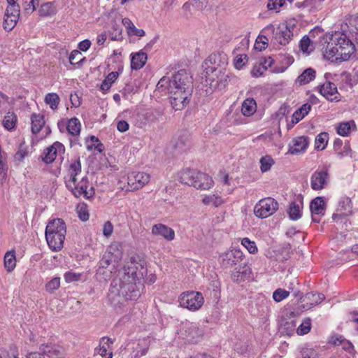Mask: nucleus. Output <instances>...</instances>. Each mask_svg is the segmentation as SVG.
Instances as JSON below:
<instances>
[{
  "label": "nucleus",
  "mask_w": 358,
  "mask_h": 358,
  "mask_svg": "<svg viewBox=\"0 0 358 358\" xmlns=\"http://www.w3.org/2000/svg\"><path fill=\"white\" fill-rule=\"evenodd\" d=\"M145 273L144 265L131 257L124 266L120 278L111 282L108 295L110 303L120 306L124 301L137 299L140 296L138 286L142 285L141 280Z\"/></svg>",
  "instance_id": "1"
},
{
  "label": "nucleus",
  "mask_w": 358,
  "mask_h": 358,
  "mask_svg": "<svg viewBox=\"0 0 358 358\" xmlns=\"http://www.w3.org/2000/svg\"><path fill=\"white\" fill-rule=\"evenodd\" d=\"M192 77L185 69L179 70L171 79L162 78L157 85V90L170 94V102L176 110H182L188 103L192 92Z\"/></svg>",
  "instance_id": "2"
},
{
  "label": "nucleus",
  "mask_w": 358,
  "mask_h": 358,
  "mask_svg": "<svg viewBox=\"0 0 358 358\" xmlns=\"http://www.w3.org/2000/svg\"><path fill=\"white\" fill-rule=\"evenodd\" d=\"M66 234V226L63 220L57 218L48 222L45 228V239L49 248L55 252L61 250Z\"/></svg>",
  "instance_id": "3"
},
{
  "label": "nucleus",
  "mask_w": 358,
  "mask_h": 358,
  "mask_svg": "<svg viewBox=\"0 0 358 358\" xmlns=\"http://www.w3.org/2000/svg\"><path fill=\"white\" fill-rule=\"evenodd\" d=\"M278 203L271 197H266L259 201L254 208V214L260 218H266L276 212Z\"/></svg>",
  "instance_id": "4"
},
{
  "label": "nucleus",
  "mask_w": 358,
  "mask_h": 358,
  "mask_svg": "<svg viewBox=\"0 0 358 358\" xmlns=\"http://www.w3.org/2000/svg\"><path fill=\"white\" fill-rule=\"evenodd\" d=\"M179 302L181 307L194 311L202 306L204 299L200 292H187L180 295Z\"/></svg>",
  "instance_id": "5"
},
{
  "label": "nucleus",
  "mask_w": 358,
  "mask_h": 358,
  "mask_svg": "<svg viewBox=\"0 0 358 358\" xmlns=\"http://www.w3.org/2000/svg\"><path fill=\"white\" fill-rule=\"evenodd\" d=\"M243 257V253L241 250L232 249L221 254L219 262L222 267L231 268L236 265L241 264Z\"/></svg>",
  "instance_id": "6"
},
{
  "label": "nucleus",
  "mask_w": 358,
  "mask_h": 358,
  "mask_svg": "<svg viewBox=\"0 0 358 358\" xmlns=\"http://www.w3.org/2000/svg\"><path fill=\"white\" fill-rule=\"evenodd\" d=\"M330 176L327 168L315 171L310 178V187L313 190L324 189L329 184Z\"/></svg>",
  "instance_id": "7"
},
{
  "label": "nucleus",
  "mask_w": 358,
  "mask_h": 358,
  "mask_svg": "<svg viewBox=\"0 0 358 358\" xmlns=\"http://www.w3.org/2000/svg\"><path fill=\"white\" fill-rule=\"evenodd\" d=\"M335 36L337 41L336 45L338 47L340 59L342 61H346L353 52L354 45L345 34H336Z\"/></svg>",
  "instance_id": "8"
},
{
  "label": "nucleus",
  "mask_w": 358,
  "mask_h": 358,
  "mask_svg": "<svg viewBox=\"0 0 358 358\" xmlns=\"http://www.w3.org/2000/svg\"><path fill=\"white\" fill-rule=\"evenodd\" d=\"M88 180L87 177H83L79 182H73L72 188H68L76 197L83 196L86 199L92 197L94 194L93 187L88 189Z\"/></svg>",
  "instance_id": "9"
},
{
  "label": "nucleus",
  "mask_w": 358,
  "mask_h": 358,
  "mask_svg": "<svg viewBox=\"0 0 358 358\" xmlns=\"http://www.w3.org/2000/svg\"><path fill=\"white\" fill-rule=\"evenodd\" d=\"M150 179V175L145 172H132L127 177V183L131 190H137L148 184Z\"/></svg>",
  "instance_id": "10"
},
{
  "label": "nucleus",
  "mask_w": 358,
  "mask_h": 358,
  "mask_svg": "<svg viewBox=\"0 0 358 358\" xmlns=\"http://www.w3.org/2000/svg\"><path fill=\"white\" fill-rule=\"evenodd\" d=\"M180 337L185 339L189 342H196L197 338L201 335L196 324L189 322H186L182 324V327L180 329Z\"/></svg>",
  "instance_id": "11"
},
{
  "label": "nucleus",
  "mask_w": 358,
  "mask_h": 358,
  "mask_svg": "<svg viewBox=\"0 0 358 358\" xmlns=\"http://www.w3.org/2000/svg\"><path fill=\"white\" fill-rule=\"evenodd\" d=\"M65 148L62 143L57 141L52 145L44 150L43 161L46 164H50L54 162L57 155L64 152Z\"/></svg>",
  "instance_id": "12"
},
{
  "label": "nucleus",
  "mask_w": 358,
  "mask_h": 358,
  "mask_svg": "<svg viewBox=\"0 0 358 358\" xmlns=\"http://www.w3.org/2000/svg\"><path fill=\"white\" fill-rule=\"evenodd\" d=\"M216 71H217V69L214 67L206 68V80H211L212 83H210V85H212V86H215V87H216L217 85H224V86L225 83L227 82V78H229L228 73H226L225 69H224V71L222 70H220L218 75H217L216 73L215 74L217 77L215 79L213 76H214L213 73H215Z\"/></svg>",
  "instance_id": "13"
},
{
  "label": "nucleus",
  "mask_w": 358,
  "mask_h": 358,
  "mask_svg": "<svg viewBox=\"0 0 358 358\" xmlns=\"http://www.w3.org/2000/svg\"><path fill=\"white\" fill-rule=\"evenodd\" d=\"M122 257V252L119 250V245L117 243L112 244L108 250L107 254H105L100 261V266L106 268L114 261H117Z\"/></svg>",
  "instance_id": "14"
},
{
  "label": "nucleus",
  "mask_w": 358,
  "mask_h": 358,
  "mask_svg": "<svg viewBox=\"0 0 358 358\" xmlns=\"http://www.w3.org/2000/svg\"><path fill=\"white\" fill-rule=\"evenodd\" d=\"M310 209L312 213V220L315 222H319L318 215H324L325 211V202L324 198L317 196L312 200L310 204Z\"/></svg>",
  "instance_id": "15"
},
{
  "label": "nucleus",
  "mask_w": 358,
  "mask_h": 358,
  "mask_svg": "<svg viewBox=\"0 0 358 358\" xmlns=\"http://www.w3.org/2000/svg\"><path fill=\"white\" fill-rule=\"evenodd\" d=\"M151 232L154 236H162L168 241H173L175 238L174 230L161 223L154 224L152 227Z\"/></svg>",
  "instance_id": "16"
},
{
  "label": "nucleus",
  "mask_w": 358,
  "mask_h": 358,
  "mask_svg": "<svg viewBox=\"0 0 358 358\" xmlns=\"http://www.w3.org/2000/svg\"><path fill=\"white\" fill-rule=\"evenodd\" d=\"M336 45V36H334L331 38V41L327 43V45L324 48L323 54L325 58L332 61L341 60L338 47Z\"/></svg>",
  "instance_id": "17"
},
{
  "label": "nucleus",
  "mask_w": 358,
  "mask_h": 358,
  "mask_svg": "<svg viewBox=\"0 0 358 358\" xmlns=\"http://www.w3.org/2000/svg\"><path fill=\"white\" fill-rule=\"evenodd\" d=\"M351 200L349 198L342 199L338 203L336 213L333 214L332 218L336 220L341 217L350 215L352 213Z\"/></svg>",
  "instance_id": "18"
},
{
  "label": "nucleus",
  "mask_w": 358,
  "mask_h": 358,
  "mask_svg": "<svg viewBox=\"0 0 358 358\" xmlns=\"http://www.w3.org/2000/svg\"><path fill=\"white\" fill-rule=\"evenodd\" d=\"M81 173V163L80 159L72 161L68 169L69 178L66 180L65 183L67 188H72L73 182H76L77 176Z\"/></svg>",
  "instance_id": "19"
},
{
  "label": "nucleus",
  "mask_w": 358,
  "mask_h": 358,
  "mask_svg": "<svg viewBox=\"0 0 358 358\" xmlns=\"http://www.w3.org/2000/svg\"><path fill=\"white\" fill-rule=\"evenodd\" d=\"M320 94L327 99L332 101H338V90L336 85L331 82H326L320 87Z\"/></svg>",
  "instance_id": "20"
},
{
  "label": "nucleus",
  "mask_w": 358,
  "mask_h": 358,
  "mask_svg": "<svg viewBox=\"0 0 358 358\" xmlns=\"http://www.w3.org/2000/svg\"><path fill=\"white\" fill-rule=\"evenodd\" d=\"M213 181L212 178L207 174L196 171L194 187L201 189H208L213 185Z\"/></svg>",
  "instance_id": "21"
},
{
  "label": "nucleus",
  "mask_w": 358,
  "mask_h": 358,
  "mask_svg": "<svg viewBox=\"0 0 358 358\" xmlns=\"http://www.w3.org/2000/svg\"><path fill=\"white\" fill-rule=\"evenodd\" d=\"M308 138L304 136L294 138L292 141V145H290L289 152L292 155H296L304 152L308 145Z\"/></svg>",
  "instance_id": "22"
},
{
  "label": "nucleus",
  "mask_w": 358,
  "mask_h": 358,
  "mask_svg": "<svg viewBox=\"0 0 358 358\" xmlns=\"http://www.w3.org/2000/svg\"><path fill=\"white\" fill-rule=\"evenodd\" d=\"M324 299L325 296L322 293H307L302 299L303 301L306 302L303 308L310 309L320 303Z\"/></svg>",
  "instance_id": "23"
},
{
  "label": "nucleus",
  "mask_w": 358,
  "mask_h": 358,
  "mask_svg": "<svg viewBox=\"0 0 358 358\" xmlns=\"http://www.w3.org/2000/svg\"><path fill=\"white\" fill-rule=\"evenodd\" d=\"M293 36V33L287 27H282L275 35V40L280 45H285L289 43Z\"/></svg>",
  "instance_id": "24"
},
{
  "label": "nucleus",
  "mask_w": 358,
  "mask_h": 358,
  "mask_svg": "<svg viewBox=\"0 0 358 358\" xmlns=\"http://www.w3.org/2000/svg\"><path fill=\"white\" fill-rule=\"evenodd\" d=\"M316 72L312 68H308L301 73L295 80V84L299 86L306 85L315 78Z\"/></svg>",
  "instance_id": "25"
},
{
  "label": "nucleus",
  "mask_w": 358,
  "mask_h": 358,
  "mask_svg": "<svg viewBox=\"0 0 358 358\" xmlns=\"http://www.w3.org/2000/svg\"><path fill=\"white\" fill-rule=\"evenodd\" d=\"M149 348V341L148 339L139 340L136 346L134 347V350L131 355L132 358H141L145 355Z\"/></svg>",
  "instance_id": "26"
},
{
  "label": "nucleus",
  "mask_w": 358,
  "mask_h": 358,
  "mask_svg": "<svg viewBox=\"0 0 358 358\" xmlns=\"http://www.w3.org/2000/svg\"><path fill=\"white\" fill-rule=\"evenodd\" d=\"M113 343V341H112L110 338H101L99 353L104 358H113V352L110 350V345Z\"/></svg>",
  "instance_id": "27"
},
{
  "label": "nucleus",
  "mask_w": 358,
  "mask_h": 358,
  "mask_svg": "<svg viewBox=\"0 0 358 358\" xmlns=\"http://www.w3.org/2000/svg\"><path fill=\"white\" fill-rule=\"evenodd\" d=\"M41 355L49 358H57L60 355V350L55 345L50 344H42L39 347V351Z\"/></svg>",
  "instance_id": "28"
},
{
  "label": "nucleus",
  "mask_w": 358,
  "mask_h": 358,
  "mask_svg": "<svg viewBox=\"0 0 358 358\" xmlns=\"http://www.w3.org/2000/svg\"><path fill=\"white\" fill-rule=\"evenodd\" d=\"M147 54L143 51L136 52L131 57V68L134 70H138L145 64L147 61Z\"/></svg>",
  "instance_id": "29"
},
{
  "label": "nucleus",
  "mask_w": 358,
  "mask_h": 358,
  "mask_svg": "<svg viewBox=\"0 0 358 358\" xmlns=\"http://www.w3.org/2000/svg\"><path fill=\"white\" fill-rule=\"evenodd\" d=\"M195 170L185 169L178 173V180L183 184L194 186Z\"/></svg>",
  "instance_id": "30"
},
{
  "label": "nucleus",
  "mask_w": 358,
  "mask_h": 358,
  "mask_svg": "<svg viewBox=\"0 0 358 358\" xmlns=\"http://www.w3.org/2000/svg\"><path fill=\"white\" fill-rule=\"evenodd\" d=\"M257 110V103L253 98H247L242 103L241 112L245 116L253 115Z\"/></svg>",
  "instance_id": "31"
},
{
  "label": "nucleus",
  "mask_w": 358,
  "mask_h": 358,
  "mask_svg": "<svg viewBox=\"0 0 358 358\" xmlns=\"http://www.w3.org/2000/svg\"><path fill=\"white\" fill-rule=\"evenodd\" d=\"M81 123L76 117L68 120L67 131L73 136H78L80 134Z\"/></svg>",
  "instance_id": "32"
},
{
  "label": "nucleus",
  "mask_w": 358,
  "mask_h": 358,
  "mask_svg": "<svg viewBox=\"0 0 358 358\" xmlns=\"http://www.w3.org/2000/svg\"><path fill=\"white\" fill-rule=\"evenodd\" d=\"M31 120V131L33 134H38L45 124L43 115L40 114H33Z\"/></svg>",
  "instance_id": "33"
},
{
  "label": "nucleus",
  "mask_w": 358,
  "mask_h": 358,
  "mask_svg": "<svg viewBox=\"0 0 358 358\" xmlns=\"http://www.w3.org/2000/svg\"><path fill=\"white\" fill-rule=\"evenodd\" d=\"M352 127H355L354 121L341 122L336 128L337 133L340 136H348L350 135Z\"/></svg>",
  "instance_id": "34"
},
{
  "label": "nucleus",
  "mask_w": 358,
  "mask_h": 358,
  "mask_svg": "<svg viewBox=\"0 0 358 358\" xmlns=\"http://www.w3.org/2000/svg\"><path fill=\"white\" fill-rule=\"evenodd\" d=\"M16 266V259L14 251L7 252L4 256V266L7 271H12Z\"/></svg>",
  "instance_id": "35"
},
{
  "label": "nucleus",
  "mask_w": 358,
  "mask_h": 358,
  "mask_svg": "<svg viewBox=\"0 0 358 358\" xmlns=\"http://www.w3.org/2000/svg\"><path fill=\"white\" fill-rule=\"evenodd\" d=\"M118 75V73L116 71H113L108 73L105 80L101 84V90L103 92L108 91L110 88L112 84L117 79Z\"/></svg>",
  "instance_id": "36"
},
{
  "label": "nucleus",
  "mask_w": 358,
  "mask_h": 358,
  "mask_svg": "<svg viewBox=\"0 0 358 358\" xmlns=\"http://www.w3.org/2000/svg\"><path fill=\"white\" fill-rule=\"evenodd\" d=\"M16 122V115L13 112H8L6 115L4 116L3 120V125L8 130H11L15 127Z\"/></svg>",
  "instance_id": "37"
},
{
  "label": "nucleus",
  "mask_w": 358,
  "mask_h": 358,
  "mask_svg": "<svg viewBox=\"0 0 358 358\" xmlns=\"http://www.w3.org/2000/svg\"><path fill=\"white\" fill-rule=\"evenodd\" d=\"M17 0H9L7 1L8 6L6 10L5 15L13 16V15H16V17H20V6L17 3Z\"/></svg>",
  "instance_id": "38"
},
{
  "label": "nucleus",
  "mask_w": 358,
  "mask_h": 358,
  "mask_svg": "<svg viewBox=\"0 0 358 358\" xmlns=\"http://www.w3.org/2000/svg\"><path fill=\"white\" fill-rule=\"evenodd\" d=\"M328 134L322 132L318 134L315 138V148L318 150H322L325 149L328 143Z\"/></svg>",
  "instance_id": "39"
},
{
  "label": "nucleus",
  "mask_w": 358,
  "mask_h": 358,
  "mask_svg": "<svg viewBox=\"0 0 358 358\" xmlns=\"http://www.w3.org/2000/svg\"><path fill=\"white\" fill-rule=\"evenodd\" d=\"M289 217L291 220H296L301 217V207L299 204L292 202L287 210Z\"/></svg>",
  "instance_id": "40"
},
{
  "label": "nucleus",
  "mask_w": 358,
  "mask_h": 358,
  "mask_svg": "<svg viewBox=\"0 0 358 358\" xmlns=\"http://www.w3.org/2000/svg\"><path fill=\"white\" fill-rule=\"evenodd\" d=\"M45 102L50 106L51 109L57 108L59 103V97L56 93H48L45 97Z\"/></svg>",
  "instance_id": "41"
},
{
  "label": "nucleus",
  "mask_w": 358,
  "mask_h": 358,
  "mask_svg": "<svg viewBox=\"0 0 358 358\" xmlns=\"http://www.w3.org/2000/svg\"><path fill=\"white\" fill-rule=\"evenodd\" d=\"M285 4V0H268L266 8L270 11L278 13L280 8Z\"/></svg>",
  "instance_id": "42"
},
{
  "label": "nucleus",
  "mask_w": 358,
  "mask_h": 358,
  "mask_svg": "<svg viewBox=\"0 0 358 358\" xmlns=\"http://www.w3.org/2000/svg\"><path fill=\"white\" fill-rule=\"evenodd\" d=\"M19 18L16 17V15L9 17V15H4L3 26L5 30L10 31L15 26Z\"/></svg>",
  "instance_id": "43"
},
{
  "label": "nucleus",
  "mask_w": 358,
  "mask_h": 358,
  "mask_svg": "<svg viewBox=\"0 0 358 358\" xmlns=\"http://www.w3.org/2000/svg\"><path fill=\"white\" fill-rule=\"evenodd\" d=\"M85 60V57L78 50H73L69 55V62L72 65L82 64Z\"/></svg>",
  "instance_id": "44"
},
{
  "label": "nucleus",
  "mask_w": 358,
  "mask_h": 358,
  "mask_svg": "<svg viewBox=\"0 0 358 358\" xmlns=\"http://www.w3.org/2000/svg\"><path fill=\"white\" fill-rule=\"evenodd\" d=\"M311 329V319L309 317L305 318L302 323L298 327L296 332L299 335L307 334Z\"/></svg>",
  "instance_id": "45"
},
{
  "label": "nucleus",
  "mask_w": 358,
  "mask_h": 358,
  "mask_svg": "<svg viewBox=\"0 0 358 358\" xmlns=\"http://www.w3.org/2000/svg\"><path fill=\"white\" fill-rule=\"evenodd\" d=\"M274 164V160L269 155H266L260 159V169L262 172H266L271 169Z\"/></svg>",
  "instance_id": "46"
},
{
  "label": "nucleus",
  "mask_w": 358,
  "mask_h": 358,
  "mask_svg": "<svg viewBox=\"0 0 358 358\" xmlns=\"http://www.w3.org/2000/svg\"><path fill=\"white\" fill-rule=\"evenodd\" d=\"M55 12V8L52 3L48 2L41 5L39 9V13L41 16L51 15Z\"/></svg>",
  "instance_id": "47"
},
{
  "label": "nucleus",
  "mask_w": 358,
  "mask_h": 358,
  "mask_svg": "<svg viewBox=\"0 0 358 358\" xmlns=\"http://www.w3.org/2000/svg\"><path fill=\"white\" fill-rule=\"evenodd\" d=\"M202 201L206 205L213 203L215 206H219L223 203L222 198L220 196L215 194L205 196Z\"/></svg>",
  "instance_id": "48"
},
{
  "label": "nucleus",
  "mask_w": 358,
  "mask_h": 358,
  "mask_svg": "<svg viewBox=\"0 0 358 358\" xmlns=\"http://www.w3.org/2000/svg\"><path fill=\"white\" fill-rule=\"evenodd\" d=\"M112 29H113V32L110 33L111 40L112 41L122 40V27L117 23L114 22L112 24Z\"/></svg>",
  "instance_id": "49"
},
{
  "label": "nucleus",
  "mask_w": 358,
  "mask_h": 358,
  "mask_svg": "<svg viewBox=\"0 0 358 358\" xmlns=\"http://www.w3.org/2000/svg\"><path fill=\"white\" fill-rule=\"evenodd\" d=\"M28 150L25 146L24 143H20L19 148L14 155V159L17 162H22L23 159L27 156Z\"/></svg>",
  "instance_id": "50"
},
{
  "label": "nucleus",
  "mask_w": 358,
  "mask_h": 358,
  "mask_svg": "<svg viewBox=\"0 0 358 358\" xmlns=\"http://www.w3.org/2000/svg\"><path fill=\"white\" fill-rule=\"evenodd\" d=\"M289 295V292L283 289H277L273 293V299L276 302H280L283 299L287 298Z\"/></svg>",
  "instance_id": "51"
},
{
  "label": "nucleus",
  "mask_w": 358,
  "mask_h": 358,
  "mask_svg": "<svg viewBox=\"0 0 358 358\" xmlns=\"http://www.w3.org/2000/svg\"><path fill=\"white\" fill-rule=\"evenodd\" d=\"M241 244L248 250L251 254H255L257 252V248L254 241H251L248 238H244L241 241Z\"/></svg>",
  "instance_id": "52"
},
{
  "label": "nucleus",
  "mask_w": 358,
  "mask_h": 358,
  "mask_svg": "<svg viewBox=\"0 0 358 358\" xmlns=\"http://www.w3.org/2000/svg\"><path fill=\"white\" fill-rule=\"evenodd\" d=\"M301 358H319L317 352L313 348H303L301 352Z\"/></svg>",
  "instance_id": "53"
},
{
  "label": "nucleus",
  "mask_w": 358,
  "mask_h": 358,
  "mask_svg": "<svg viewBox=\"0 0 358 358\" xmlns=\"http://www.w3.org/2000/svg\"><path fill=\"white\" fill-rule=\"evenodd\" d=\"M60 286V278H54L50 282H48L46 285V290L49 292H52L53 291L57 289Z\"/></svg>",
  "instance_id": "54"
},
{
  "label": "nucleus",
  "mask_w": 358,
  "mask_h": 358,
  "mask_svg": "<svg viewBox=\"0 0 358 358\" xmlns=\"http://www.w3.org/2000/svg\"><path fill=\"white\" fill-rule=\"evenodd\" d=\"M310 39L305 36H303L301 40L300 41L299 47L301 51L303 52L309 53L310 51H312V49H309V47L310 45Z\"/></svg>",
  "instance_id": "55"
},
{
  "label": "nucleus",
  "mask_w": 358,
  "mask_h": 358,
  "mask_svg": "<svg viewBox=\"0 0 358 358\" xmlns=\"http://www.w3.org/2000/svg\"><path fill=\"white\" fill-rule=\"evenodd\" d=\"M38 4L37 0H23V7L27 12H33Z\"/></svg>",
  "instance_id": "56"
},
{
  "label": "nucleus",
  "mask_w": 358,
  "mask_h": 358,
  "mask_svg": "<svg viewBox=\"0 0 358 358\" xmlns=\"http://www.w3.org/2000/svg\"><path fill=\"white\" fill-rule=\"evenodd\" d=\"M247 61L248 57L246 55H240L237 56L234 59L235 68L237 69H241Z\"/></svg>",
  "instance_id": "57"
},
{
  "label": "nucleus",
  "mask_w": 358,
  "mask_h": 358,
  "mask_svg": "<svg viewBox=\"0 0 358 358\" xmlns=\"http://www.w3.org/2000/svg\"><path fill=\"white\" fill-rule=\"evenodd\" d=\"M113 231V225L110 221H107L104 223L103 227V234L106 237H109L111 236Z\"/></svg>",
  "instance_id": "58"
},
{
  "label": "nucleus",
  "mask_w": 358,
  "mask_h": 358,
  "mask_svg": "<svg viewBox=\"0 0 358 358\" xmlns=\"http://www.w3.org/2000/svg\"><path fill=\"white\" fill-rule=\"evenodd\" d=\"M236 271L238 274L241 275V279L246 277L250 273V269L245 264L243 266H241V264H238V268H236Z\"/></svg>",
  "instance_id": "59"
},
{
  "label": "nucleus",
  "mask_w": 358,
  "mask_h": 358,
  "mask_svg": "<svg viewBox=\"0 0 358 358\" xmlns=\"http://www.w3.org/2000/svg\"><path fill=\"white\" fill-rule=\"evenodd\" d=\"M80 274L72 272H66L64 274V279L67 282L77 281L80 279Z\"/></svg>",
  "instance_id": "60"
},
{
  "label": "nucleus",
  "mask_w": 358,
  "mask_h": 358,
  "mask_svg": "<svg viewBox=\"0 0 358 358\" xmlns=\"http://www.w3.org/2000/svg\"><path fill=\"white\" fill-rule=\"evenodd\" d=\"M273 63V59L268 57L267 58H262L260 61V66H262L263 70H266L268 67H271Z\"/></svg>",
  "instance_id": "61"
},
{
  "label": "nucleus",
  "mask_w": 358,
  "mask_h": 358,
  "mask_svg": "<svg viewBox=\"0 0 358 358\" xmlns=\"http://www.w3.org/2000/svg\"><path fill=\"white\" fill-rule=\"evenodd\" d=\"M122 22L123 25L126 27V29L127 30V34L129 35H131L132 27H134L132 22L129 18L124 17L122 19Z\"/></svg>",
  "instance_id": "62"
},
{
  "label": "nucleus",
  "mask_w": 358,
  "mask_h": 358,
  "mask_svg": "<svg viewBox=\"0 0 358 358\" xmlns=\"http://www.w3.org/2000/svg\"><path fill=\"white\" fill-rule=\"evenodd\" d=\"M129 125L127 121L120 120L117 122V129L120 132H125L129 129Z\"/></svg>",
  "instance_id": "63"
},
{
  "label": "nucleus",
  "mask_w": 358,
  "mask_h": 358,
  "mask_svg": "<svg viewBox=\"0 0 358 358\" xmlns=\"http://www.w3.org/2000/svg\"><path fill=\"white\" fill-rule=\"evenodd\" d=\"M345 338L343 336H334L331 337L330 343L335 345H341L343 343Z\"/></svg>",
  "instance_id": "64"
}]
</instances>
